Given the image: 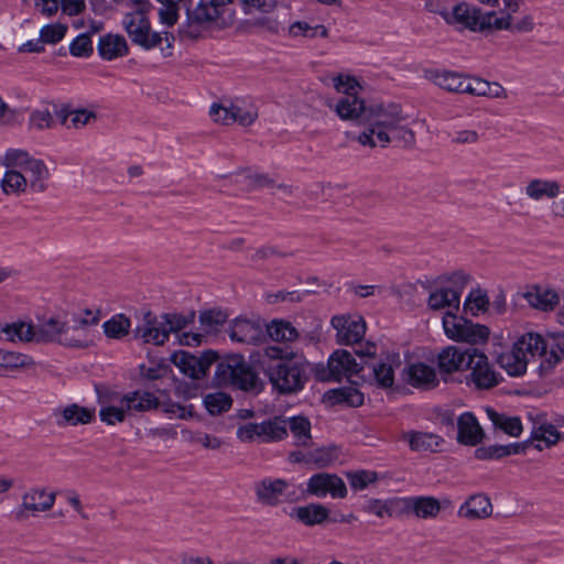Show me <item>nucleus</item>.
<instances>
[{"mask_svg":"<svg viewBox=\"0 0 564 564\" xmlns=\"http://www.w3.org/2000/svg\"><path fill=\"white\" fill-rule=\"evenodd\" d=\"M466 369L470 370L469 378L479 389H490L498 384L497 373L491 369L487 356L476 348H473Z\"/></svg>","mask_w":564,"mask_h":564,"instance_id":"6ab92c4d","label":"nucleus"},{"mask_svg":"<svg viewBox=\"0 0 564 564\" xmlns=\"http://www.w3.org/2000/svg\"><path fill=\"white\" fill-rule=\"evenodd\" d=\"M516 351L524 355L527 365L536 356L543 358L540 364L541 372H549L564 357V344L556 343L549 346L543 337L536 333H527L513 344Z\"/></svg>","mask_w":564,"mask_h":564,"instance_id":"0eeeda50","label":"nucleus"},{"mask_svg":"<svg viewBox=\"0 0 564 564\" xmlns=\"http://www.w3.org/2000/svg\"><path fill=\"white\" fill-rule=\"evenodd\" d=\"M96 120H97L96 112L93 110L85 109V108H78L75 110L64 112L62 115V122L66 124L69 121L68 128H72L75 130H79L87 126H90V124L95 123Z\"/></svg>","mask_w":564,"mask_h":564,"instance_id":"a19ab883","label":"nucleus"},{"mask_svg":"<svg viewBox=\"0 0 564 564\" xmlns=\"http://www.w3.org/2000/svg\"><path fill=\"white\" fill-rule=\"evenodd\" d=\"M56 500V492L47 491L45 488H30L22 495V502L15 513L20 521L26 520L30 516H37L41 512L50 511Z\"/></svg>","mask_w":564,"mask_h":564,"instance_id":"9b49d317","label":"nucleus"},{"mask_svg":"<svg viewBox=\"0 0 564 564\" xmlns=\"http://www.w3.org/2000/svg\"><path fill=\"white\" fill-rule=\"evenodd\" d=\"M366 360L357 362L347 350H336L328 359L329 376L323 377V379L339 380L341 377L350 378L359 373L361 377H366Z\"/></svg>","mask_w":564,"mask_h":564,"instance_id":"a211bd4d","label":"nucleus"},{"mask_svg":"<svg viewBox=\"0 0 564 564\" xmlns=\"http://www.w3.org/2000/svg\"><path fill=\"white\" fill-rule=\"evenodd\" d=\"M134 337L142 339L145 344L160 346L167 340V330L162 318L159 319L151 312H145L142 324L138 325L134 329Z\"/></svg>","mask_w":564,"mask_h":564,"instance_id":"412c9836","label":"nucleus"},{"mask_svg":"<svg viewBox=\"0 0 564 564\" xmlns=\"http://www.w3.org/2000/svg\"><path fill=\"white\" fill-rule=\"evenodd\" d=\"M471 96L492 95L491 84L481 78H466L465 93Z\"/></svg>","mask_w":564,"mask_h":564,"instance_id":"0e129e2a","label":"nucleus"},{"mask_svg":"<svg viewBox=\"0 0 564 564\" xmlns=\"http://www.w3.org/2000/svg\"><path fill=\"white\" fill-rule=\"evenodd\" d=\"M217 351L208 349L199 355L180 350L172 355L171 361L186 377L193 380L206 378L212 365L216 370L212 384L217 388L234 387L245 392L258 394L263 382L252 366L241 355H232L218 361Z\"/></svg>","mask_w":564,"mask_h":564,"instance_id":"f257e3e1","label":"nucleus"},{"mask_svg":"<svg viewBox=\"0 0 564 564\" xmlns=\"http://www.w3.org/2000/svg\"><path fill=\"white\" fill-rule=\"evenodd\" d=\"M425 78L437 87L449 93L464 94L466 78L462 74L451 70L427 69Z\"/></svg>","mask_w":564,"mask_h":564,"instance_id":"bb28decb","label":"nucleus"},{"mask_svg":"<svg viewBox=\"0 0 564 564\" xmlns=\"http://www.w3.org/2000/svg\"><path fill=\"white\" fill-rule=\"evenodd\" d=\"M7 340L22 343H58L66 347L85 348L84 339L70 336V327L56 316L41 321L37 325L25 322L7 324L2 328Z\"/></svg>","mask_w":564,"mask_h":564,"instance_id":"7ed1b4c3","label":"nucleus"},{"mask_svg":"<svg viewBox=\"0 0 564 564\" xmlns=\"http://www.w3.org/2000/svg\"><path fill=\"white\" fill-rule=\"evenodd\" d=\"M505 456H508V451L503 448V445H490L475 451V457L478 459H498Z\"/></svg>","mask_w":564,"mask_h":564,"instance_id":"774afa93","label":"nucleus"},{"mask_svg":"<svg viewBox=\"0 0 564 564\" xmlns=\"http://www.w3.org/2000/svg\"><path fill=\"white\" fill-rule=\"evenodd\" d=\"M265 333L274 341H292L299 337L296 328L285 321H273L265 325Z\"/></svg>","mask_w":564,"mask_h":564,"instance_id":"37998d69","label":"nucleus"},{"mask_svg":"<svg viewBox=\"0 0 564 564\" xmlns=\"http://www.w3.org/2000/svg\"><path fill=\"white\" fill-rule=\"evenodd\" d=\"M366 376L378 387L388 389L394 383V370L401 367V358L397 352H388L378 360L369 362L366 360Z\"/></svg>","mask_w":564,"mask_h":564,"instance_id":"f8f14e48","label":"nucleus"},{"mask_svg":"<svg viewBox=\"0 0 564 564\" xmlns=\"http://www.w3.org/2000/svg\"><path fill=\"white\" fill-rule=\"evenodd\" d=\"M364 147L386 148L392 140L413 145L415 134L408 126V116L400 105L394 102H373L368 105L365 130L358 135Z\"/></svg>","mask_w":564,"mask_h":564,"instance_id":"f03ea898","label":"nucleus"},{"mask_svg":"<svg viewBox=\"0 0 564 564\" xmlns=\"http://www.w3.org/2000/svg\"><path fill=\"white\" fill-rule=\"evenodd\" d=\"M459 290L457 289L440 288L431 292L427 299V306L433 311L447 308V313H454L459 310Z\"/></svg>","mask_w":564,"mask_h":564,"instance_id":"7c9ffc66","label":"nucleus"},{"mask_svg":"<svg viewBox=\"0 0 564 564\" xmlns=\"http://www.w3.org/2000/svg\"><path fill=\"white\" fill-rule=\"evenodd\" d=\"M121 404H124L128 412H144L159 406L158 398L148 391H133L121 398Z\"/></svg>","mask_w":564,"mask_h":564,"instance_id":"72a5a7b5","label":"nucleus"},{"mask_svg":"<svg viewBox=\"0 0 564 564\" xmlns=\"http://www.w3.org/2000/svg\"><path fill=\"white\" fill-rule=\"evenodd\" d=\"M307 492L312 496L323 498L329 495L335 499H343L347 496V488L344 480L336 474L318 473L307 481Z\"/></svg>","mask_w":564,"mask_h":564,"instance_id":"dca6fc26","label":"nucleus"},{"mask_svg":"<svg viewBox=\"0 0 564 564\" xmlns=\"http://www.w3.org/2000/svg\"><path fill=\"white\" fill-rule=\"evenodd\" d=\"M336 339L341 345L359 343L366 333V322L358 315H336L330 321Z\"/></svg>","mask_w":564,"mask_h":564,"instance_id":"2eb2a0df","label":"nucleus"},{"mask_svg":"<svg viewBox=\"0 0 564 564\" xmlns=\"http://www.w3.org/2000/svg\"><path fill=\"white\" fill-rule=\"evenodd\" d=\"M330 80H332V85H333L334 89L337 93H339L340 96L348 95V94L358 95L357 88L359 86H358L357 80L352 76L340 74V75L332 77Z\"/></svg>","mask_w":564,"mask_h":564,"instance_id":"052dcab7","label":"nucleus"},{"mask_svg":"<svg viewBox=\"0 0 564 564\" xmlns=\"http://www.w3.org/2000/svg\"><path fill=\"white\" fill-rule=\"evenodd\" d=\"M330 511L321 503H308L292 508L290 517L306 527L323 525L329 521Z\"/></svg>","mask_w":564,"mask_h":564,"instance_id":"393cba45","label":"nucleus"},{"mask_svg":"<svg viewBox=\"0 0 564 564\" xmlns=\"http://www.w3.org/2000/svg\"><path fill=\"white\" fill-rule=\"evenodd\" d=\"M290 482L282 478L267 477L254 484V495L257 501L265 507H276L282 502Z\"/></svg>","mask_w":564,"mask_h":564,"instance_id":"aec40b11","label":"nucleus"},{"mask_svg":"<svg viewBox=\"0 0 564 564\" xmlns=\"http://www.w3.org/2000/svg\"><path fill=\"white\" fill-rule=\"evenodd\" d=\"M516 351L524 355L527 365L536 356L543 358L540 364L541 372H549L564 357V344L556 343L549 346L543 337L536 333H527L513 344Z\"/></svg>","mask_w":564,"mask_h":564,"instance_id":"6e6552de","label":"nucleus"},{"mask_svg":"<svg viewBox=\"0 0 564 564\" xmlns=\"http://www.w3.org/2000/svg\"><path fill=\"white\" fill-rule=\"evenodd\" d=\"M489 299L487 293L481 289L470 292L465 301V308L470 311L473 315H476L478 312L487 311Z\"/></svg>","mask_w":564,"mask_h":564,"instance_id":"4d7b16f0","label":"nucleus"},{"mask_svg":"<svg viewBox=\"0 0 564 564\" xmlns=\"http://www.w3.org/2000/svg\"><path fill=\"white\" fill-rule=\"evenodd\" d=\"M163 4L159 12L161 21L166 25H173L177 21L178 4L185 0H158Z\"/></svg>","mask_w":564,"mask_h":564,"instance_id":"e2e57ef3","label":"nucleus"},{"mask_svg":"<svg viewBox=\"0 0 564 564\" xmlns=\"http://www.w3.org/2000/svg\"><path fill=\"white\" fill-rule=\"evenodd\" d=\"M1 180V187L4 194H21L29 187L26 176L20 169L8 167Z\"/></svg>","mask_w":564,"mask_h":564,"instance_id":"4c0bfd02","label":"nucleus"},{"mask_svg":"<svg viewBox=\"0 0 564 564\" xmlns=\"http://www.w3.org/2000/svg\"><path fill=\"white\" fill-rule=\"evenodd\" d=\"M339 455L340 451L336 445H328L310 451L306 453V459L318 468H325L333 465Z\"/></svg>","mask_w":564,"mask_h":564,"instance_id":"58836bf2","label":"nucleus"},{"mask_svg":"<svg viewBox=\"0 0 564 564\" xmlns=\"http://www.w3.org/2000/svg\"><path fill=\"white\" fill-rule=\"evenodd\" d=\"M208 113L213 122L217 124L230 126L234 123L232 106L230 100H221L219 102H214L209 107Z\"/></svg>","mask_w":564,"mask_h":564,"instance_id":"3c124183","label":"nucleus"},{"mask_svg":"<svg viewBox=\"0 0 564 564\" xmlns=\"http://www.w3.org/2000/svg\"><path fill=\"white\" fill-rule=\"evenodd\" d=\"M487 415L492 424L507 433L510 436H519L522 432V424L518 416H508L503 413H498L492 409L487 410Z\"/></svg>","mask_w":564,"mask_h":564,"instance_id":"ea45409f","label":"nucleus"},{"mask_svg":"<svg viewBox=\"0 0 564 564\" xmlns=\"http://www.w3.org/2000/svg\"><path fill=\"white\" fill-rule=\"evenodd\" d=\"M459 443L468 446L477 445L484 437L482 429L477 419L469 412L462 414L457 422Z\"/></svg>","mask_w":564,"mask_h":564,"instance_id":"c756f323","label":"nucleus"},{"mask_svg":"<svg viewBox=\"0 0 564 564\" xmlns=\"http://www.w3.org/2000/svg\"><path fill=\"white\" fill-rule=\"evenodd\" d=\"M66 30L63 24H48L41 29L40 39L43 43L55 44L64 37Z\"/></svg>","mask_w":564,"mask_h":564,"instance_id":"69168bd1","label":"nucleus"},{"mask_svg":"<svg viewBox=\"0 0 564 564\" xmlns=\"http://www.w3.org/2000/svg\"><path fill=\"white\" fill-rule=\"evenodd\" d=\"M261 438L265 442L280 441L288 435V422L275 419L260 423Z\"/></svg>","mask_w":564,"mask_h":564,"instance_id":"49530a36","label":"nucleus"},{"mask_svg":"<svg viewBox=\"0 0 564 564\" xmlns=\"http://www.w3.org/2000/svg\"><path fill=\"white\" fill-rule=\"evenodd\" d=\"M491 513V502L488 497L481 494L469 497L458 509V517L467 520L488 518Z\"/></svg>","mask_w":564,"mask_h":564,"instance_id":"c85d7f7f","label":"nucleus"},{"mask_svg":"<svg viewBox=\"0 0 564 564\" xmlns=\"http://www.w3.org/2000/svg\"><path fill=\"white\" fill-rule=\"evenodd\" d=\"M128 410L124 404L119 402V405H107L102 406L99 412L100 420L108 425H115L116 423H121L126 419V414Z\"/></svg>","mask_w":564,"mask_h":564,"instance_id":"6e6d98bb","label":"nucleus"},{"mask_svg":"<svg viewBox=\"0 0 564 564\" xmlns=\"http://www.w3.org/2000/svg\"><path fill=\"white\" fill-rule=\"evenodd\" d=\"M471 351L473 348L462 350L457 347L448 346L438 354V368L446 373L465 370L468 361H470Z\"/></svg>","mask_w":564,"mask_h":564,"instance_id":"a878e982","label":"nucleus"},{"mask_svg":"<svg viewBox=\"0 0 564 564\" xmlns=\"http://www.w3.org/2000/svg\"><path fill=\"white\" fill-rule=\"evenodd\" d=\"M288 430L293 434L296 444L307 446L311 441V423L304 416H293L285 420Z\"/></svg>","mask_w":564,"mask_h":564,"instance_id":"c03bdc74","label":"nucleus"},{"mask_svg":"<svg viewBox=\"0 0 564 564\" xmlns=\"http://www.w3.org/2000/svg\"><path fill=\"white\" fill-rule=\"evenodd\" d=\"M228 334L231 340L246 345H260L267 339L264 324L243 317L232 321Z\"/></svg>","mask_w":564,"mask_h":564,"instance_id":"4468645a","label":"nucleus"},{"mask_svg":"<svg viewBox=\"0 0 564 564\" xmlns=\"http://www.w3.org/2000/svg\"><path fill=\"white\" fill-rule=\"evenodd\" d=\"M403 438L409 443L410 448L415 452H436L443 443L442 437L436 434L416 431L404 433Z\"/></svg>","mask_w":564,"mask_h":564,"instance_id":"473e14b6","label":"nucleus"},{"mask_svg":"<svg viewBox=\"0 0 564 564\" xmlns=\"http://www.w3.org/2000/svg\"><path fill=\"white\" fill-rule=\"evenodd\" d=\"M232 121L243 127L251 126L258 118V110L253 105H245L242 101H231Z\"/></svg>","mask_w":564,"mask_h":564,"instance_id":"8fccbe9b","label":"nucleus"},{"mask_svg":"<svg viewBox=\"0 0 564 564\" xmlns=\"http://www.w3.org/2000/svg\"><path fill=\"white\" fill-rule=\"evenodd\" d=\"M443 328L449 339L471 345L486 343L490 334L487 326L475 324L455 313L443 316Z\"/></svg>","mask_w":564,"mask_h":564,"instance_id":"9d476101","label":"nucleus"},{"mask_svg":"<svg viewBox=\"0 0 564 564\" xmlns=\"http://www.w3.org/2000/svg\"><path fill=\"white\" fill-rule=\"evenodd\" d=\"M131 327L130 319L123 314H117L102 325L107 337L120 339L129 334Z\"/></svg>","mask_w":564,"mask_h":564,"instance_id":"a18cd8bd","label":"nucleus"},{"mask_svg":"<svg viewBox=\"0 0 564 564\" xmlns=\"http://www.w3.org/2000/svg\"><path fill=\"white\" fill-rule=\"evenodd\" d=\"M347 478L349 485L357 490L365 489L368 485L377 481V473L370 470H359L355 473H348Z\"/></svg>","mask_w":564,"mask_h":564,"instance_id":"680f3d73","label":"nucleus"},{"mask_svg":"<svg viewBox=\"0 0 564 564\" xmlns=\"http://www.w3.org/2000/svg\"><path fill=\"white\" fill-rule=\"evenodd\" d=\"M54 127V118L48 109H36L31 112L29 118V128L36 131L52 129Z\"/></svg>","mask_w":564,"mask_h":564,"instance_id":"5fc2aeb1","label":"nucleus"},{"mask_svg":"<svg viewBox=\"0 0 564 564\" xmlns=\"http://www.w3.org/2000/svg\"><path fill=\"white\" fill-rule=\"evenodd\" d=\"M403 513L421 520H435L442 511L441 501L433 496H414L398 499Z\"/></svg>","mask_w":564,"mask_h":564,"instance_id":"f3484780","label":"nucleus"},{"mask_svg":"<svg viewBox=\"0 0 564 564\" xmlns=\"http://www.w3.org/2000/svg\"><path fill=\"white\" fill-rule=\"evenodd\" d=\"M164 327L167 330V337L171 333H178L187 325L192 324L195 318V313L191 312L187 316L180 314H164L161 316Z\"/></svg>","mask_w":564,"mask_h":564,"instance_id":"864d4df0","label":"nucleus"},{"mask_svg":"<svg viewBox=\"0 0 564 564\" xmlns=\"http://www.w3.org/2000/svg\"><path fill=\"white\" fill-rule=\"evenodd\" d=\"M98 51L102 58L111 61L128 54V44L123 36L108 34L101 36Z\"/></svg>","mask_w":564,"mask_h":564,"instance_id":"f704fd0d","label":"nucleus"},{"mask_svg":"<svg viewBox=\"0 0 564 564\" xmlns=\"http://www.w3.org/2000/svg\"><path fill=\"white\" fill-rule=\"evenodd\" d=\"M232 175L242 176L249 191L264 188H278L284 194H293V186L286 183H276L275 180L267 174L252 171L250 167H239L232 172Z\"/></svg>","mask_w":564,"mask_h":564,"instance_id":"4be33fe9","label":"nucleus"},{"mask_svg":"<svg viewBox=\"0 0 564 564\" xmlns=\"http://www.w3.org/2000/svg\"><path fill=\"white\" fill-rule=\"evenodd\" d=\"M498 364L512 377L522 376L528 367L524 355H520L519 351H516L513 345L509 351L499 355Z\"/></svg>","mask_w":564,"mask_h":564,"instance_id":"e433bc0d","label":"nucleus"},{"mask_svg":"<svg viewBox=\"0 0 564 564\" xmlns=\"http://www.w3.org/2000/svg\"><path fill=\"white\" fill-rule=\"evenodd\" d=\"M263 351L269 359L278 360L265 369L274 389L283 394L294 393L303 389L307 380L308 362L302 355L284 350L278 346H268Z\"/></svg>","mask_w":564,"mask_h":564,"instance_id":"20e7f679","label":"nucleus"},{"mask_svg":"<svg viewBox=\"0 0 564 564\" xmlns=\"http://www.w3.org/2000/svg\"><path fill=\"white\" fill-rule=\"evenodd\" d=\"M2 164L7 167L20 169L34 193H43L46 189L48 169L42 160L32 156L28 151L9 149L2 158Z\"/></svg>","mask_w":564,"mask_h":564,"instance_id":"1a4fd4ad","label":"nucleus"},{"mask_svg":"<svg viewBox=\"0 0 564 564\" xmlns=\"http://www.w3.org/2000/svg\"><path fill=\"white\" fill-rule=\"evenodd\" d=\"M531 438L539 442H544L547 447L556 444L561 438L556 427L551 424H542L533 429Z\"/></svg>","mask_w":564,"mask_h":564,"instance_id":"13d9d810","label":"nucleus"},{"mask_svg":"<svg viewBox=\"0 0 564 564\" xmlns=\"http://www.w3.org/2000/svg\"><path fill=\"white\" fill-rule=\"evenodd\" d=\"M227 319V315L220 310H209L199 314V323L206 332L215 330Z\"/></svg>","mask_w":564,"mask_h":564,"instance_id":"bf43d9fd","label":"nucleus"},{"mask_svg":"<svg viewBox=\"0 0 564 564\" xmlns=\"http://www.w3.org/2000/svg\"><path fill=\"white\" fill-rule=\"evenodd\" d=\"M528 303L541 311H552L558 304V295L552 290L535 288L524 294Z\"/></svg>","mask_w":564,"mask_h":564,"instance_id":"c9c22d12","label":"nucleus"},{"mask_svg":"<svg viewBox=\"0 0 564 564\" xmlns=\"http://www.w3.org/2000/svg\"><path fill=\"white\" fill-rule=\"evenodd\" d=\"M446 23L459 25L471 32L511 29V17H498L495 11L482 12L467 2H457L451 7Z\"/></svg>","mask_w":564,"mask_h":564,"instance_id":"39448f33","label":"nucleus"},{"mask_svg":"<svg viewBox=\"0 0 564 564\" xmlns=\"http://www.w3.org/2000/svg\"><path fill=\"white\" fill-rule=\"evenodd\" d=\"M204 405L209 414L219 415L232 405V399L225 392L208 393L204 397Z\"/></svg>","mask_w":564,"mask_h":564,"instance_id":"de8ad7c7","label":"nucleus"},{"mask_svg":"<svg viewBox=\"0 0 564 564\" xmlns=\"http://www.w3.org/2000/svg\"><path fill=\"white\" fill-rule=\"evenodd\" d=\"M147 14L143 13L142 9L126 13L122 20L124 31L131 42L141 48L150 51L160 46L162 52L167 51L164 55L170 56L174 36L167 32L159 33L152 31Z\"/></svg>","mask_w":564,"mask_h":564,"instance_id":"423d86ee","label":"nucleus"},{"mask_svg":"<svg viewBox=\"0 0 564 564\" xmlns=\"http://www.w3.org/2000/svg\"><path fill=\"white\" fill-rule=\"evenodd\" d=\"M403 380L414 388L430 390L438 384V379L433 367L414 362L402 370Z\"/></svg>","mask_w":564,"mask_h":564,"instance_id":"5701e85b","label":"nucleus"},{"mask_svg":"<svg viewBox=\"0 0 564 564\" xmlns=\"http://www.w3.org/2000/svg\"><path fill=\"white\" fill-rule=\"evenodd\" d=\"M55 416L61 417V420L57 421V424L61 426H75L78 424L85 425L89 424L95 417V410L73 403L63 409L56 410Z\"/></svg>","mask_w":564,"mask_h":564,"instance_id":"2f4dec72","label":"nucleus"},{"mask_svg":"<svg viewBox=\"0 0 564 564\" xmlns=\"http://www.w3.org/2000/svg\"><path fill=\"white\" fill-rule=\"evenodd\" d=\"M561 192L562 186L557 181L542 177L529 180L523 187L525 197L535 203L543 199H555Z\"/></svg>","mask_w":564,"mask_h":564,"instance_id":"b1692460","label":"nucleus"},{"mask_svg":"<svg viewBox=\"0 0 564 564\" xmlns=\"http://www.w3.org/2000/svg\"><path fill=\"white\" fill-rule=\"evenodd\" d=\"M35 361L29 355L0 349V368L8 370L30 369Z\"/></svg>","mask_w":564,"mask_h":564,"instance_id":"79ce46f5","label":"nucleus"},{"mask_svg":"<svg viewBox=\"0 0 564 564\" xmlns=\"http://www.w3.org/2000/svg\"><path fill=\"white\" fill-rule=\"evenodd\" d=\"M327 106L341 120L365 126L368 106L358 95H344L337 99L328 100Z\"/></svg>","mask_w":564,"mask_h":564,"instance_id":"ddd939ff","label":"nucleus"},{"mask_svg":"<svg viewBox=\"0 0 564 564\" xmlns=\"http://www.w3.org/2000/svg\"><path fill=\"white\" fill-rule=\"evenodd\" d=\"M399 498H393L389 500H380V499H370L367 501L364 510L368 513H373L379 518H383L384 516L391 517L393 508H400V503L398 502Z\"/></svg>","mask_w":564,"mask_h":564,"instance_id":"603ef678","label":"nucleus"},{"mask_svg":"<svg viewBox=\"0 0 564 564\" xmlns=\"http://www.w3.org/2000/svg\"><path fill=\"white\" fill-rule=\"evenodd\" d=\"M223 9L212 0H200L194 9H187L188 25L205 26L215 22Z\"/></svg>","mask_w":564,"mask_h":564,"instance_id":"cd10ccee","label":"nucleus"},{"mask_svg":"<svg viewBox=\"0 0 564 564\" xmlns=\"http://www.w3.org/2000/svg\"><path fill=\"white\" fill-rule=\"evenodd\" d=\"M70 54L77 57L88 56L93 53V43L88 34L78 35L69 46Z\"/></svg>","mask_w":564,"mask_h":564,"instance_id":"338daca9","label":"nucleus"},{"mask_svg":"<svg viewBox=\"0 0 564 564\" xmlns=\"http://www.w3.org/2000/svg\"><path fill=\"white\" fill-rule=\"evenodd\" d=\"M84 315L85 316H74V326L70 327V336L84 339L88 346L89 340L86 336V329L90 326H96L99 323L100 317L98 313H94L89 310H86Z\"/></svg>","mask_w":564,"mask_h":564,"instance_id":"09e8293b","label":"nucleus"}]
</instances>
